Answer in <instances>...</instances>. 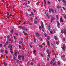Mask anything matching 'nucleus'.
<instances>
[{
    "instance_id": "nucleus-55",
    "label": "nucleus",
    "mask_w": 66,
    "mask_h": 66,
    "mask_svg": "<svg viewBox=\"0 0 66 66\" xmlns=\"http://www.w3.org/2000/svg\"><path fill=\"white\" fill-rule=\"evenodd\" d=\"M36 51L35 50H34V53H35V54H36L35 53V52H36Z\"/></svg>"
},
{
    "instance_id": "nucleus-46",
    "label": "nucleus",
    "mask_w": 66,
    "mask_h": 66,
    "mask_svg": "<svg viewBox=\"0 0 66 66\" xmlns=\"http://www.w3.org/2000/svg\"><path fill=\"white\" fill-rule=\"evenodd\" d=\"M4 64L5 66H6V64L5 63V62H4Z\"/></svg>"
},
{
    "instance_id": "nucleus-14",
    "label": "nucleus",
    "mask_w": 66,
    "mask_h": 66,
    "mask_svg": "<svg viewBox=\"0 0 66 66\" xmlns=\"http://www.w3.org/2000/svg\"><path fill=\"white\" fill-rule=\"evenodd\" d=\"M22 60H23L24 59V57L23 56H22Z\"/></svg>"
},
{
    "instance_id": "nucleus-47",
    "label": "nucleus",
    "mask_w": 66,
    "mask_h": 66,
    "mask_svg": "<svg viewBox=\"0 0 66 66\" xmlns=\"http://www.w3.org/2000/svg\"><path fill=\"white\" fill-rule=\"evenodd\" d=\"M57 9H60V6H57Z\"/></svg>"
},
{
    "instance_id": "nucleus-23",
    "label": "nucleus",
    "mask_w": 66,
    "mask_h": 66,
    "mask_svg": "<svg viewBox=\"0 0 66 66\" xmlns=\"http://www.w3.org/2000/svg\"><path fill=\"white\" fill-rule=\"evenodd\" d=\"M5 53H8V52H7V51L6 50H5Z\"/></svg>"
},
{
    "instance_id": "nucleus-62",
    "label": "nucleus",
    "mask_w": 66,
    "mask_h": 66,
    "mask_svg": "<svg viewBox=\"0 0 66 66\" xmlns=\"http://www.w3.org/2000/svg\"><path fill=\"white\" fill-rule=\"evenodd\" d=\"M23 23L24 24H26V22H24Z\"/></svg>"
},
{
    "instance_id": "nucleus-35",
    "label": "nucleus",
    "mask_w": 66,
    "mask_h": 66,
    "mask_svg": "<svg viewBox=\"0 0 66 66\" xmlns=\"http://www.w3.org/2000/svg\"><path fill=\"white\" fill-rule=\"evenodd\" d=\"M20 62V61H19V60H18L17 61V63H19V62Z\"/></svg>"
},
{
    "instance_id": "nucleus-52",
    "label": "nucleus",
    "mask_w": 66,
    "mask_h": 66,
    "mask_svg": "<svg viewBox=\"0 0 66 66\" xmlns=\"http://www.w3.org/2000/svg\"><path fill=\"white\" fill-rule=\"evenodd\" d=\"M41 55L42 56V57H43V56H44V55H43V54H41Z\"/></svg>"
},
{
    "instance_id": "nucleus-1",
    "label": "nucleus",
    "mask_w": 66,
    "mask_h": 66,
    "mask_svg": "<svg viewBox=\"0 0 66 66\" xmlns=\"http://www.w3.org/2000/svg\"><path fill=\"white\" fill-rule=\"evenodd\" d=\"M51 12H52V13H53L54 12V10L52 8H51L49 9V12L50 13H51Z\"/></svg>"
},
{
    "instance_id": "nucleus-19",
    "label": "nucleus",
    "mask_w": 66,
    "mask_h": 66,
    "mask_svg": "<svg viewBox=\"0 0 66 66\" xmlns=\"http://www.w3.org/2000/svg\"><path fill=\"white\" fill-rule=\"evenodd\" d=\"M65 47H62V49L63 51H65Z\"/></svg>"
},
{
    "instance_id": "nucleus-6",
    "label": "nucleus",
    "mask_w": 66,
    "mask_h": 66,
    "mask_svg": "<svg viewBox=\"0 0 66 66\" xmlns=\"http://www.w3.org/2000/svg\"><path fill=\"white\" fill-rule=\"evenodd\" d=\"M41 24H42V27L43 28H44V24H43V22H41Z\"/></svg>"
},
{
    "instance_id": "nucleus-26",
    "label": "nucleus",
    "mask_w": 66,
    "mask_h": 66,
    "mask_svg": "<svg viewBox=\"0 0 66 66\" xmlns=\"http://www.w3.org/2000/svg\"><path fill=\"white\" fill-rule=\"evenodd\" d=\"M16 35H17V36H18V34L17 32H15L14 33Z\"/></svg>"
},
{
    "instance_id": "nucleus-30",
    "label": "nucleus",
    "mask_w": 66,
    "mask_h": 66,
    "mask_svg": "<svg viewBox=\"0 0 66 66\" xmlns=\"http://www.w3.org/2000/svg\"><path fill=\"white\" fill-rule=\"evenodd\" d=\"M39 47H40V48H43V46L42 45H39Z\"/></svg>"
},
{
    "instance_id": "nucleus-13",
    "label": "nucleus",
    "mask_w": 66,
    "mask_h": 66,
    "mask_svg": "<svg viewBox=\"0 0 66 66\" xmlns=\"http://www.w3.org/2000/svg\"><path fill=\"white\" fill-rule=\"evenodd\" d=\"M34 23L35 24H37V22L36 21H34Z\"/></svg>"
},
{
    "instance_id": "nucleus-5",
    "label": "nucleus",
    "mask_w": 66,
    "mask_h": 66,
    "mask_svg": "<svg viewBox=\"0 0 66 66\" xmlns=\"http://www.w3.org/2000/svg\"><path fill=\"white\" fill-rule=\"evenodd\" d=\"M54 19H55L54 17H53V18H51V22H52V21H53V20H54Z\"/></svg>"
},
{
    "instance_id": "nucleus-28",
    "label": "nucleus",
    "mask_w": 66,
    "mask_h": 66,
    "mask_svg": "<svg viewBox=\"0 0 66 66\" xmlns=\"http://www.w3.org/2000/svg\"><path fill=\"white\" fill-rule=\"evenodd\" d=\"M39 39L40 41H43V39L41 38H40Z\"/></svg>"
},
{
    "instance_id": "nucleus-15",
    "label": "nucleus",
    "mask_w": 66,
    "mask_h": 66,
    "mask_svg": "<svg viewBox=\"0 0 66 66\" xmlns=\"http://www.w3.org/2000/svg\"><path fill=\"white\" fill-rule=\"evenodd\" d=\"M61 32L62 34H63V33H64V30L62 29L61 30Z\"/></svg>"
},
{
    "instance_id": "nucleus-51",
    "label": "nucleus",
    "mask_w": 66,
    "mask_h": 66,
    "mask_svg": "<svg viewBox=\"0 0 66 66\" xmlns=\"http://www.w3.org/2000/svg\"><path fill=\"white\" fill-rule=\"evenodd\" d=\"M46 52H47V53L49 52V50H47V51H46Z\"/></svg>"
},
{
    "instance_id": "nucleus-17",
    "label": "nucleus",
    "mask_w": 66,
    "mask_h": 66,
    "mask_svg": "<svg viewBox=\"0 0 66 66\" xmlns=\"http://www.w3.org/2000/svg\"><path fill=\"white\" fill-rule=\"evenodd\" d=\"M18 53L17 52H16L14 53V55L15 56H17V54Z\"/></svg>"
},
{
    "instance_id": "nucleus-41",
    "label": "nucleus",
    "mask_w": 66,
    "mask_h": 66,
    "mask_svg": "<svg viewBox=\"0 0 66 66\" xmlns=\"http://www.w3.org/2000/svg\"><path fill=\"white\" fill-rule=\"evenodd\" d=\"M43 46H45V45H46V44L45 43H43Z\"/></svg>"
},
{
    "instance_id": "nucleus-24",
    "label": "nucleus",
    "mask_w": 66,
    "mask_h": 66,
    "mask_svg": "<svg viewBox=\"0 0 66 66\" xmlns=\"http://www.w3.org/2000/svg\"><path fill=\"white\" fill-rule=\"evenodd\" d=\"M22 30H25V29H26V28L24 27H23L22 28Z\"/></svg>"
},
{
    "instance_id": "nucleus-39",
    "label": "nucleus",
    "mask_w": 66,
    "mask_h": 66,
    "mask_svg": "<svg viewBox=\"0 0 66 66\" xmlns=\"http://www.w3.org/2000/svg\"><path fill=\"white\" fill-rule=\"evenodd\" d=\"M9 46L10 47V48H11L13 47H12V45H9Z\"/></svg>"
},
{
    "instance_id": "nucleus-34",
    "label": "nucleus",
    "mask_w": 66,
    "mask_h": 66,
    "mask_svg": "<svg viewBox=\"0 0 66 66\" xmlns=\"http://www.w3.org/2000/svg\"><path fill=\"white\" fill-rule=\"evenodd\" d=\"M63 30L64 31V32L66 31V28H64Z\"/></svg>"
},
{
    "instance_id": "nucleus-29",
    "label": "nucleus",
    "mask_w": 66,
    "mask_h": 66,
    "mask_svg": "<svg viewBox=\"0 0 66 66\" xmlns=\"http://www.w3.org/2000/svg\"><path fill=\"white\" fill-rule=\"evenodd\" d=\"M36 39H35V38H34V42L35 43V42H36Z\"/></svg>"
},
{
    "instance_id": "nucleus-9",
    "label": "nucleus",
    "mask_w": 66,
    "mask_h": 66,
    "mask_svg": "<svg viewBox=\"0 0 66 66\" xmlns=\"http://www.w3.org/2000/svg\"><path fill=\"white\" fill-rule=\"evenodd\" d=\"M12 30L10 31V33L11 34H13V31H14V29H11Z\"/></svg>"
},
{
    "instance_id": "nucleus-63",
    "label": "nucleus",
    "mask_w": 66,
    "mask_h": 66,
    "mask_svg": "<svg viewBox=\"0 0 66 66\" xmlns=\"http://www.w3.org/2000/svg\"><path fill=\"white\" fill-rule=\"evenodd\" d=\"M9 42L8 41H7L6 42V44H8Z\"/></svg>"
},
{
    "instance_id": "nucleus-56",
    "label": "nucleus",
    "mask_w": 66,
    "mask_h": 66,
    "mask_svg": "<svg viewBox=\"0 0 66 66\" xmlns=\"http://www.w3.org/2000/svg\"><path fill=\"white\" fill-rule=\"evenodd\" d=\"M30 64L31 65H33V63H32V62H31L30 63Z\"/></svg>"
},
{
    "instance_id": "nucleus-21",
    "label": "nucleus",
    "mask_w": 66,
    "mask_h": 66,
    "mask_svg": "<svg viewBox=\"0 0 66 66\" xmlns=\"http://www.w3.org/2000/svg\"><path fill=\"white\" fill-rule=\"evenodd\" d=\"M22 43V41H20L19 42V44H21V43Z\"/></svg>"
},
{
    "instance_id": "nucleus-44",
    "label": "nucleus",
    "mask_w": 66,
    "mask_h": 66,
    "mask_svg": "<svg viewBox=\"0 0 66 66\" xmlns=\"http://www.w3.org/2000/svg\"><path fill=\"white\" fill-rule=\"evenodd\" d=\"M19 48H20V49H21V47L20 45H19Z\"/></svg>"
},
{
    "instance_id": "nucleus-10",
    "label": "nucleus",
    "mask_w": 66,
    "mask_h": 66,
    "mask_svg": "<svg viewBox=\"0 0 66 66\" xmlns=\"http://www.w3.org/2000/svg\"><path fill=\"white\" fill-rule=\"evenodd\" d=\"M36 36L37 37H39V34H38V32H37L36 33Z\"/></svg>"
},
{
    "instance_id": "nucleus-53",
    "label": "nucleus",
    "mask_w": 66,
    "mask_h": 66,
    "mask_svg": "<svg viewBox=\"0 0 66 66\" xmlns=\"http://www.w3.org/2000/svg\"><path fill=\"white\" fill-rule=\"evenodd\" d=\"M52 60L53 61H55V59L54 58H53V59Z\"/></svg>"
},
{
    "instance_id": "nucleus-57",
    "label": "nucleus",
    "mask_w": 66,
    "mask_h": 66,
    "mask_svg": "<svg viewBox=\"0 0 66 66\" xmlns=\"http://www.w3.org/2000/svg\"><path fill=\"white\" fill-rule=\"evenodd\" d=\"M63 40L64 41H65V38H64L63 39Z\"/></svg>"
},
{
    "instance_id": "nucleus-33",
    "label": "nucleus",
    "mask_w": 66,
    "mask_h": 66,
    "mask_svg": "<svg viewBox=\"0 0 66 66\" xmlns=\"http://www.w3.org/2000/svg\"><path fill=\"white\" fill-rule=\"evenodd\" d=\"M20 57H21V56H20V55H19L18 56V58L19 59L20 58Z\"/></svg>"
},
{
    "instance_id": "nucleus-54",
    "label": "nucleus",
    "mask_w": 66,
    "mask_h": 66,
    "mask_svg": "<svg viewBox=\"0 0 66 66\" xmlns=\"http://www.w3.org/2000/svg\"><path fill=\"white\" fill-rule=\"evenodd\" d=\"M44 35L45 37H47V35H46V34H44Z\"/></svg>"
},
{
    "instance_id": "nucleus-27",
    "label": "nucleus",
    "mask_w": 66,
    "mask_h": 66,
    "mask_svg": "<svg viewBox=\"0 0 66 66\" xmlns=\"http://www.w3.org/2000/svg\"><path fill=\"white\" fill-rule=\"evenodd\" d=\"M56 17L57 19H59V16H58V15H56Z\"/></svg>"
},
{
    "instance_id": "nucleus-48",
    "label": "nucleus",
    "mask_w": 66,
    "mask_h": 66,
    "mask_svg": "<svg viewBox=\"0 0 66 66\" xmlns=\"http://www.w3.org/2000/svg\"><path fill=\"white\" fill-rule=\"evenodd\" d=\"M62 8L63 9V10H66V9H65V8H64V7H62Z\"/></svg>"
},
{
    "instance_id": "nucleus-31",
    "label": "nucleus",
    "mask_w": 66,
    "mask_h": 66,
    "mask_svg": "<svg viewBox=\"0 0 66 66\" xmlns=\"http://www.w3.org/2000/svg\"><path fill=\"white\" fill-rule=\"evenodd\" d=\"M39 28L40 30H41L42 29V26H39Z\"/></svg>"
},
{
    "instance_id": "nucleus-37",
    "label": "nucleus",
    "mask_w": 66,
    "mask_h": 66,
    "mask_svg": "<svg viewBox=\"0 0 66 66\" xmlns=\"http://www.w3.org/2000/svg\"><path fill=\"white\" fill-rule=\"evenodd\" d=\"M46 2H44V6L46 5Z\"/></svg>"
},
{
    "instance_id": "nucleus-18",
    "label": "nucleus",
    "mask_w": 66,
    "mask_h": 66,
    "mask_svg": "<svg viewBox=\"0 0 66 66\" xmlns=\"http://www.w3.org/2000/svg\"><path fill=\"white\" fill-rule=\"evenodd\" d=\"M10 52L11 53H13V51H12V48H10Z\"/></svg>"
},
{
    "instance_id": "nucleus-7",
    "label": "nucleus",
    "mask_w": 66,
    "mask_h": 66,
    "mask_svg": "<svg viewBox=\"0 0 66 66\" xmlns=\"http://www.w3.org/2000/svg\"><path fill=\"white\" fill-rule=\"evenodd\" d=\"M46 15H47V18L48 19H50V15H49V14H47Z\"/></svg>"
},
{
    "instance_id": "nucleus-22",
    "label": "nucleus",
    "mask_w": 66,
    "mask_h": 66,
    "mask_svg": "<svg viewBox=\"0 0 66 66\" xmlns=\"http://www.w3.org/2000/svg\"><path fill=\"white\" fill-rule=\"evenodd\" d=\"M56 44L57 45H58V44H59V41H57L56 42Z\"/></svg>"
},
{
    "instance_id": "nucleus-8",
    "label": "nucleus",
    "mask_w": 66,
    "mask_h": 66,
    "mask_svg": "<svg viewBox=\"0 0 66 66\" xmlns=\"http://www.w3.org/2000/svg\"><path fill=\"white\" fill-rule=\"evenodd\" d=\"M61 58L63 60V61H64V62H65V61H66V58H64L63 59V58H62V57H61Z\"/></svg>"
},
{
    "instance_id": "nucleus-4",
    "label": "nucleus",
    "mask_w": 66,
    "mask_h": 66,
    "mask_svg": "<svg viewBox=\"0 0 66 66\" xmlns=\"http://www.w3.org/2000/svg\"><path fill=\"white\" fill-rule=\"evenodd\" d=\"M47 45L49 47H50V44H49V42L48 41H47Z\"/></svg>"
},
{
    "instance_id": "nucleus-36",
    "label": "nucleus",
    "mask_w": 66,
    "mask_h": 66,
    "mask_svg": "<svg viewBox=\"0 0 66 66\" xmlns=\"http://www.w3.org/2000/svg\"><path fill=\"white\" fill-rule=\"evenodd\" d=\"M24 34L25 35H28V34L27 33H24Z\"/></svg>"
},
{
    "instance_id": "nucleus-64",
    "label": "nucleus",
    "mask_w": 66,
    "mask_h": 66,
    "mask_svg": "<svg viewBox=\"0 0 66 66\" xmlns=\"http://www.w3.org/2000/svg\"><path fill=\"white\" fill-rule=\"evenodd\" d=\"M64 18L65 19H66V16H64Z\"/></svg>"
},
{
    "instance_id": "nucleus-12",
    "label": "nucleus",
    "mask_w": 66,
    "mask_h": 66,
    "mask_svg": "<svg viewBox=\"0 0 66 66\" xmlns=\"http://www.w3.org/2000/svg\"><path fill=\"white\" fill-rule=\"evenodd\" d=\"M60 20L61 22H63V19H62V18H61L60 19Z\"/></svg>"
},
{
    "instance_id": "nucleus-43",
    "label": "nucleus",
    "mask_w": 66,
    "mask_h": 66,
    "mask_svg": "<svg viewBox=\"0 0 66 66\" xmlns=\"http://www.w3.org/2000/svg\"><path fill=\"white\" fill-rule=\"evenodd\" d=\"M29 46L31 48H32V46L31 45H30Z\"/></svg>"
},
{
    "instance_id": "nucleus-20",
    "label": "nucleus",
    "mask_w": 66,
    "mask_h": 66,
    "mask_svg": "<svg viewBox=\"0 0 66 66\" xmlns=\"http://www.w3.org/2000/svg\"><path fill=\"white\" fill-rule=\"evenodd\" d=\"M51 26L50 25H49L48 26V29L49 30H50V29Z\"/></svg>"
},
{
    "instance_id": "nucleus-50",
    "label": "nucleus",
    "mask_w": 66,
    "mask_h": 66,
    "mask_svg": "<svg viewBox=\"0 0 66 66\" xmlns=\"http://www.w3.org/2000/svg\"><path fill=\"white\" fill-rule=\"evenodd\" d=\"M1 52H2V53L3 52V50H2V49H1Z\"/></svg>"
},
{
    "instance_id": "nucleus-49",
    "label": "nucleus",
    "mask_w": 66,
    "mask_h": 66,
    "mask_svg": "<svg viewBox=\"0 0 66 66\" xmlns=\"http://www.w3.org/2000/svg\"><path fill=\"white\" fill-rule=\"evenodd\" d=\"M53 61H51V64H53Z\"/></svg>"
},
{
    "instance_id": "nucleus-58",
    "label": "nucleus",
    "mask_w": 66,
    "mask_h": 66,
    "mask_svg": "<svg viewBox=\"0 0 66 66\" xmlns=\"http://www.w3.org/2000/svg\"><path fill=\"white\" fill-rule=\"evenodd\" d=\"M25 39H28V37H26L25 38Z\"/></svg>"
},
{
    "instance_id": "nucleus-45",
    "label": "nucleus",
    "mask_w": 66,
    "mask_h": 66,
    "mask_svg": "<svg viewBox=\"0 0 66 66\" xmlns=\"http://www.w3.org/2000/svg\"><path fill=\"white\" fill-rule=\"evenodd\" d=\"M19 27L20 29H21V28H22V27H21V26H19Z\"/></svg>"
},
{
    "instance_id": "nucleus-32",
    "label": "nucleus",
    "mask_w": 66,
    "mask_h": 66,
    "mask_svg": "<svg viewBox=\"0 0 66 66\" xmlns=\"http://www.w3.org/2000/svg\"><path fill=\"white\" fill-rule=\"evenodd\" d=\"M47 39L48 40H49L50 39V37L48 36L47 37Z\"/></svg>"
},
{
    "instance_id": "nucleus-61",
    "label": "nucleus",
    "mask_w": 66,
    "mask_h": 66,
    "mask_svg": "<svg viewBox=\"0 0 66 66\" xmlns=\"http://www.w3.org/2000/svg\"><path fill=\"white\" fill-rule=\"evenodd\" d=\"M56 65V63H54L53 64V65Z\"/></svg>"
},
{
    "instance_id": "nucleus-40",
    "label": "nucleus",
    "mask_w": 66,
    "mask_h": 66,
    "mask_svg": "<svg viewBox=\"0 0 66 66\" xmlns=\"http://www.w3.org/2000/svg\"><path fill=\"white\" fill-rule=\"evenodd\" d=\"M52 31H50V33L51 34H52L53 33Z\"/></svg>"
},
{
    "instance_id": "nucleus-25",
    "label": "nucleus",
    "mask_w": 66,
    "mask_h": 66,
    "mask_svg": "<svg viewBox=\"0 0 66 66\" xmlns=\"http://www.w3.org/2000/svg\"><path fill=\"white\" fill-rule=\"evenodd\" d=\"M13 59L14 60H16V57H15V56H13Z\"/></svg>"
},
{
    "instance_id": "nucleus-42",
    "label": "nucleus",
    "mask_w": 66,
    "mask_h": 66,
    "mask_svg": "<svg viewBox=\"0 0 66 66\" xmlns=\"http://www.w3.org/2000/svg\"><path fill=\"white\" fill-rule=\"evenodd\" d=\"M63 47L65 48V45L64 44H63Z\"/></svg>"
},
{
    "instance_id": "nucleus-11",
    "label": "nucleus",
    "mask_w": 66,
    "mask_h": 66,
    "mask_svg": "<svg viewBox=\"0 0 66 66\" xmlns=\"http://www.w3.org/2000/svg\"><path fill=\"white\" fill-rule=\"evenodd\" d=\"M54 38H55V40H57V38L56 36H54Z\"/></svg>"
},
{
    "instance_id": "nucleus-59",
    "label": "nucleus",
    "mask_w": 66,
    "mask_h": 66,
    "mask_svg": "<svg viewBox=\"0 0 66 66\" xmlns=\"http://www.w3.org/2000/svg\"><path fill=\"white\" fill-rule=\"evenodd\" d=\"M65 55H63L61 56V57H65Z\"/></svg>"
},
{
    "instance_id": "nucleus-16",
    "label": "nucleus",
    "mask_w": 66,
    "mask_h": 66,
    "mask_svg": "<svg viewBox=\"0 0 66 66\" xmlns=\"http://www.w3.org/2000/svg\"><path fill=\"white\" fill-rule=\"evenodd\" d=\"M60 63H61V62L60 61H58L57 63V64L58 65H60Z\"/></svg>"
},
{
    "instance_id": "nucleus-2",
    "label": "nucleus",
    "mask_w": 66,
    "mask_h": 66,
    "mask_svg": "<svg viewBox=\"0 0 66 66\" xmlns=\"http://www.w3.org/2000/svg\"><path fill=\"white\" fill-rule=\"evenodd\" d=\"M62 2L64 3V4H63V5H64V6H66V1L64 0H63Z\"/></svg>"
},
{
    "instance_id": "nucleus-3",
    "label": "nucleus",
    "mask_w": 66,
    "mask_h": 66,
    "mask_svg": "<svg viewBox=\"0 0 66 66\" xmlns=\"http://www.w3.org/2000/svg\"><path fill=\"white\" fill-rule=\"evenodd\" d=\"M57 27L58 28H60V23L58 21L57 22Z\"/></svg>"
},
{
    "instance_id": "nucleus-38",
    "label": "nucleus",
    "mask_w": 66,
    "mask_h": 66,
    "mask_svg": "<svg viewBox=\"0 0 66 66\" xmlns=\"http://www.w3.org/2000/svg\"><path fill=\"white\" fill-rule=\"evenodd\" d=\"M7 45V44H6V43H5V45H4L3 47H5V46H6Z\"/></svg>"
},
{
    "instance_id": "nucleus-60",
    "label": "nucleus",
    "mask_w": 66,
    "mask_h": 66,
    "mask_svg": "<svg viewBox=\"0 0 66 66\" xmlns=\"http://www.w3.org/2000/svg\"><path fill=\"white\" fill-rule=\"evenodd\" d=\"M15 38H16V36H14V39H16Z\"/></svg>"
}]
</instances>
